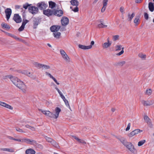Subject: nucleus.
I'll list each match as a JSON object with an SVG mask.
<instances>
[{
    "mask_svg": "<svg viewBox=\"0 0 154 154\" xmlns=\"http://www.w3.org/2000/svg\"><path fill=\"white\" fill-rule=\"evenodd\" d=\"M9 79L13 83L24 93L26 91L27 87L24 83L17 78L11 75L5 76L4 79Z\"/></svg>",
    "mask_w": 154,
    "mask_h": 154,
    "instance_id": "obj_1",
    "label": "nucleus"
},
{
    "mask_svg": "<svg viewBox=\"0 0 154 154\" xmlns=\"http://www.w3.org/2000/svg\"><path fill=\"white\" fill-rule=\"evenodd\" d=\"M39 110L46 116L55 119H57L58 117L59 113L61 111L60 108L58 107H56L55 110V114H54L49 111H46L42 109H39Z\"/></svg>",
    "mask_w": 154,
    "mask_h": 154,
    "instance_id": "obj_2",
    "label": "nucleus"
},
{
    "mask_svg": "<svg viewBox=\"0 0 154 154\" xmlns=\"http://www.w3.org/2000/svg\"><path fill=\"white\" fill-rule=\"evenodd\" d=\"M55 89L57 91V92L59 93L60 97L64 101L66 106H67L71 110V109L70 107V105H69V103L68 100L66 99L65 97L63 95L62 93L60 91L59 89L58 88H57V87H55Z\"/></svg>",
    "mask_w": 154,
    "mask_h": 154,
    "instance_id": "obj_3",
    "label": "nucleus"
},
{
    "mask_svg": "<svg viewBox=\"0 0 154 154\" xmlns=\"http://www.w3.org/2000/svg\"><path fill=\"white\" fill-rule=\"evenodd\" d=\"M124 145L131 152L134 153L136 152V149L131 143L127 142Z\"/></svg>",
    "mask_w": 154,
    "mask_h": 154,
    "instance_id": "obj_4",
    "label": "nucleus"
},
{
    "mask_svg": "<svg viewBox=\"0 0 154 154\" xmlns=\"http://www.w3.org/2000/svg\"><path fill=\"white\" fill-rule=\"evenodd\" d=\"M28 10L29 12L33 14H37L38 11V8L33 6H29L28 8Z\"/></svg>",
    "mask_w": 154,
    "mask_h": 154,
    "instance_id": "obj_5",
    "label": "nucleus"
},
{
    "mask_svg": "<svg viewBox=\"0 0 154 154\" xmlns=\"http://www.w3.org/2000/svg\"><path fill=\"white\" fill-rule=\"evenodd\" d=\"M143 132V130H141L139 129H137L134 130L128 134V136L131 137L133 136L136 135L139 133Z\"/></svg>",
    "mask_w": 154,
    "mask_h": 154,
    "instance_id": "obj_6",
    "label": "nucleus"
},
{
    "mask_svg": "<svg viewBox=\"0 0 154 154\" xmlns=\"http://www.w3.org/2000/svg\"><path fill=\"white\" fill-rule=\"evenodd\" d=\"M22 142H25L26 143L29 144L31 145H34L37 143L36 141L35 140L26 138H23V139Z\"/></svg>",
    "mask_w": 154,
    "mask_h": 154,
    "instance_id": "obj_7",
    "label": "nucleus"
},
{
    "mask_svg": "<svg viewBox=\"0 0 154 154\" xmlns=\"http://www.w3.org/2000/svg\"><path fill=\"white\" fill-rule=\"evenodd\" d=\"M43 14L49 17L54 15V9H48L43 11Z\"/></svg>",
    "mask_w": 154,
    "mask_h": 154,
    "instance_id": "obj_8",
    "label": "nucleus"
},
{
    "mask_svg": "<svg viewBox=\"0 0 154 154\" xmlns=\"http://www.w3.org/2000/svg\"><path fill=\"white\" fill-rule=\"evenodd\" d=\"M37 6L40 10H43L45 9L48 5L44 2H40L37 4Z\"/></svg>",
    "mask_w": 154,
    "mask_h": 154,
    "instance_id": "obj_9",
    "label": "nucleus"
},
{
    "mask_svg": "<svg viewBox=\"0 0 154 154\" xmlns=\"http://www.w3.org/2000/svg\"><path fill=\"white\" fill-rule=\"evenodd\" d=\"M142 104L145 106H150L154 103V100H142L141 101Z\"/></svg>",
    "mask_w": 154,
    "mask_h": 154,
    "instance_id": "obj_10",
    "label": "nucleus"
},
{
    "mask_svg": "<svg viewBox=\"0 0 154 154\" xmlns=\"http://www.w3.org/2000/svg\"><path fill=\"white\" fill-rule=\"evenodd\" d=\"M69 19L66 17H63L61 20V24L63 26L67 25L69 23Z\"/></svg>",
    "mask_w": 154,
    "mask_h": 154,
    "instance_id": "obj_11",
    "label": "nucleus"
},
{
    "mask_svg": "<svg viewBox=\"0 0 154 154\" xmlns=\"http://www.w3.org/2000/svg\"><path fill=\"white\" fill-rule=\"evenodd\" d=\"M5 12L7 21L9 20L12 13V10L11 8H7L5 10Z\"/></svg>",
    "mask_w": 154,
    "mask_h": 154,
    "instance_id": "obj_12",
    "label": "nucleus"
},
{
    "mask_svg": "<svg viewBox=\"0 0 154 154\" xmlns=\"http://www.w3.org/2000/svg\"><path fill=\"white\" fill-rule=\"evenodd\" d=\"M13 19L17 23H20L22 21V19L18 14H15Z\"/></svg>",
    "mask_w": 154,
    "mask_h": 154,
    "instance_id": "obj_13",
    "label": "nucleus"
},
{
    "mask_svg": "<svg viewBox=\"0 0 154 154\" xmlns=\"http://www.w3.org/2000/svg\"><path fill=\"white\" fill-rule=\"evenodd\" d=\"M63 14V12L62 10H56L54 9V15L60 17L62 16Z\"/></svg>",
    "mask_w": 154,
    "mask_h": 154,
    "instance_id": "obj_14",
    "label": "nucleus"
},
{
    "mask_svg": "<svg viewBox=\"0 0 154 154\" xmlns=\"http://www.w3.org/2000/svg\"><path fill=\"white\" fill-rule=\"evenodd\" d=\"M60 28V26H53L50 28L51 30L53 32H56L58 31Z\"/></svg>",
    "mask_w": 154,
    "mask_h": 154,
    "instance_id": "obj_15",
    "label": "nucleus"
},
{
    "mask_svg": "<svg viewBox=\"0 0 154 154\" xmlns=\"http://www.w3.org/2000/svg\"><path fill=\"white\" fill-rule=\"evenodd\" d=\"M0 105L10 109L12 110L13 109V107L10 105L1 101H0Z\"/></svg>",
    "mask_w": 154,
    "mask_h": 154,
    "instance_id": "obj_16",
    "label": "nucleus"
},
{
    "mask_svg": "<svg viewBox=\"0 0 154 154\" xmlns=\"http://www.w3.org/2000/svg\"><path fill=\"white\" fill-rule=\"evenodd\" d=\"M78 46L79 48L83 50L88 49L92 48L91 45L85 46L80 44Z\"/></svg>",
    "mask_w": 154,
    "mask_h": 154,
    "instance_id": "obj_17",
    "label": "nucleus"
},
{
    "mask_svg": "<svg viewBox=\"0 0 154 154\" xmlns=\"http://www.w3.org/2000/svg\"><path fill=\"white\" fill-rule=\"evenodd\" d=\"M111 42H105L102 44V46L103 48L106 49L110 47L111 45Z\"/></svg>",
    "mask_w": 154,
    "mask_h": 154,
    "instance_id": "obj_18",
    "label": "nucleus"
},
{
    "mask_svg": "<svg viewBox=\"0 0 154 154\" xmlns=\"http://www.w3.org/2000/svg\"><path fill=\"white\" fill-rule=\"evenodd\" d=\"M26 154H35V151L32 149H28L26 151Z\"/></svg>",
    "mask_w": 154,
    "mask_h": 154,
    "instance_id": "obj_19",
    "label": "nucleus"
},
{
    "mask_svg": "<svg viewBox=\"0 0 154 154\" xmlns=\"http://www.w3.org/2000/svg\"><path fill=\"white\" fill-rule=\"evenodd\" d=\"M46 74L48 76L51 78L52 79L54 82L57 84V85H59L60 83L59 82H58L54 78L53 76H52L51 74L47 72H46Z\"/></svg>",
    "mask_w": 154,
    "mask_h": 154,
    "instance_id": "obj_20",
    "label": "nucleus"
},
{
    "mask_svg": "<svg viewBox=\"0 0 154 154\" xmlns=\"http://www.w3.org/2000/svg\"><path fill=\"white\" fill-rule=\"evenodd\" d=\"M70 2L72 5V6H78L79 4V2L77 0H71Z\"/></svg>",
    "mask_w": 154,
    "mask_h": 154,
    "instance_id": "obj_21",
    "label": "nucleus"
},
{
    "mask_svg": "<svg viewBox=\"0 0 154 154\" xmlns=\"http://www.w3.org/2000/svg\"><path fill=\"white\" fill-rule=\"evenodd\" d=\"M0 150L1 151H7L11 152H14V149L12 148H1L0 149Z\"/></svg>",
    "mask_w": 154,
    "mask_h": 154,
    "instance_id": "obj_22",
    "label": "nucleus"
},
{
    "mask_svg": "<svg viewBox=\"0 0 154 154\" xmlns=\"http://www.w3.org/2000/svg\"><path fill=\"white\" fill-rule=\"evenodd\" d=\"M72 137L80 143L84 144H85L86 143V142L84 140L79 139L78 137L75 136H72Z\"/></svg>",
    "mask_w": 154,
    "mask_h": 154,
    "instance_id": "obj_23",
    "label": "nucleus"
},
{
    "mask_svg": "<svg viewBox=\"0 0 154 154\" xmlns=\"http://www.w3.org/2000/svg\"><path fill=\"white\" fill-rule=\"evenodd\" d=\"M33 64L35 67L39 69L42 68V64L36 62H34L33 63Z\"/></svg>",
    "mask_w": 154,
    "mask_h": 154,
    "instance_id": "obj_24",
    "label": "nucleus"
},
{
    "mask_svg": "<svg viewBox=\"0 0 154 154\" xmlns=\"http://www.w3.org/2000/svg\"><path fill=\"white\" fill-rule=\"evenodd\" d=\"M116 138L119 140L124 145L127 142L125 141V139L122 137H116Z\"/></svg>",
    "mask_w": 154,
    "mask_h": 154,
    "instance_id": "obj_25",
    "label": "nucleus"
},
{
    "mask_svg": "<svg viewBox=\"0 0 154 154\" xmlns=\"http://www.w3.org/2000/svg\"><path fill=\"white\" fill-rule=\"evenodd\" d=\"M140 17H137L134 20V23L136 26H137L140 22Z\"/></svg>",
    "mask_w": 154,
    "mask_h": 154,
    "instance_id": "obj_26",
    "label": "nucleus"
},
{
    "mask_svg": "<svg viewBox=\"0 0 154 154\" xmlns=\"http://www.w3.org/2000/svg\"><path fill=\"white\" fill-rule=\"evenodd\" d=\"M39 23V20L38 19H35L33 20V28L36 29Z\"/></svg>",
    "mask_w": 154,
    "mask_h": 154,
    "instance_id": "obj_27",
    "label": "nucleus"
},
{
    "mask_svg": "<svg viewBox=\"0 0 154 154\" xmlns=\"http://www.w3.org/2000/svg\"><path fill=\"white\" fill-rule=\"evenodd\" d=\"M60 53L63 58L68 56L65 51L63 49H60Z\"/></svg>",
    "mask_w": 154,
    "mask_h": 154,
    "instance_id": "obj_28",
    "label": "nucleus"
},
{
    "mask_svg": "<svg viewBox=\"0 0 154 154\" xmlns=\"http://www.w3.org/2000/svg\"><path fill=\"white\" fill-rule=\"evenodd\" d=\"M153 3L152 2H149V10L152 12L154 10V6Z\"/></svg>",
    "mask_w": 154,
    "mask_h": 154,
    "instance_id": "obj_29",
    "label": "nucleus"
},
{
    "mask_svg": "<svg viewBox=\"0 0 154 154\" xmlns=\"http://www.w3.org/2000/svg\"><path fill=\"white\" fill-rule=\"evenodd\" d=\"M135 16V14L134 13H132L131 14H128V16L127 20L128 21H131L133 18Z\"/></svg>",
    "mask_w": 154,
    "mask_h": 154,
    "instance_id": "obj_30",
    "label": "nucleus"
},
{
    "mask_svg": "<svg viewBox=\"0 0 154 154\" xmlns=\"http://www.w3.org/2000/svg\"><path fill=\"white\" fill-rule=\"evenodd\" d=\"M61 33L60 32H54L53 33V35L54 37L57 39L60 38V35Z\"/></svg>",
    "mask_w": 154,
    "mask_h": 154,
    "instance_id": "obj_31",
    "label": "nucleus"
},
{
    "mask_svg": "<svg viewBox=\"0 0 154 154\" xmlns=\"http://www.w3.org/2000/svg\"><path fill=\"white\" fill-rule=\"evenodd\" d=\"M56 3L52 1L49 2V8L53 9L56 6Z\"/></svg>",
    "mask_w": 154,
    "mask_h": 154,
    "instance_id": "obj_32",
    "label": "nucleus"
},
{
    "mask_svg": "<svg viewBox=\"0 0 154 154\" xmlns=\"http://www.w3.org/2000/svg\"><path fill=\"white\" fill-rule=\"evenodd\" d=\"M51 143L52 145L54 147L58 149H60V146L58 145V144L55 141L53 140Z\"/></svg>",
    "mask_w": 154,
    "mask_h": 154,
    "instance_id": "obj_33",
    "label": "nucleus"
},
{
    "mask_svg": "<svg viewBox=\"0 0 154 154\" xmlns=\"http://www.w3.org/2000/svg\"><path fill=\"white\" fill-rule=\"evenodd\" d=\"M1 25L3 28L7 29H10V26L6 23H2L1 24Z\"/></svg>",
    "mask_w": 154,
    "mask_h": 154,
    "instance_id": "obj_34",
    "label": "nucleus"
},
{
    "mask_svg": "<svg viewBox=\"0 0 154 154\" xmlns=\"http://www.w3.org/2000/svg\"><path fill=\"white\" fill-rule=\"evenodd\" d=\"M25 126L26 128L30 129L32 131H34L36 130L35 128V127L31 126L28 124L26 125Z\"/></svg>",
    "mask_w": 154,
    "mask_h": 154,
    "instance_id": "obj_35",
    "label": "nucleus"
},
{
    "mask_svg": "<svg viewBox=\"0 0 154 154\" xmlns=\"http://www.w3.org/2000/svg\"><path fill=\"white\" fill-rule=\"evenodd\" d=\"M70 8L75 12L79 11V8L78 6H71Z\"/></svg>",
    "mask_w": 154,
    "mask_h": 154,
    "instance_id": "obj_36",
    "label": "nucleus"
},
{
    "mask_svg": "<svg viewBox=\"0 0 154 154\" xmlns=\"http://www.w3.org/2000/svg\"><path fill=\"white\" fill-rule=\"evenodd\" d=\"M63 59L66 63H68L70 62L71 59L68 55L66 57H65Z\"/></svg>",
    "mask_w": 154,
    "mask_h": 154,
    "instance_id": "obj_37",
    "label": "nucleus"
},
{
    "mask_svg": "<svg viewBox=\"0 0 154 154\" xmlns=\"http://www.w3.org/2000/svg\"><path fill=\"white\" fill-rule=\"evenodd\" d=\"M12 38H14L16 40H17L19 41L22 42H25V41L23 40L22 39L18 37H17L15 35L13 36Z\"/></svg>",
    "mask_w": 154,
    "mask_h": 154,
    "instance_id": "obj_38",
    "label": "nucleus"
},
{
    "mask_svg": "<svg viewBox=\"0 0 154 154\" xmlns=\"http://www.w3.org/2000/svg\"><path fill=\"white\" fill-rule=\"evenodd\" d=\"M146 142V140H143L139 141L138 143V146H142Z\"/></svg>",
    "mask_w": 154,
    "mask_h": 154,
    "instance_id": "obj_39",
    "label": "nucleus"
},
{
    "mask_svg": "<svg viewBox=\"0 0 154 154\" xmlns=\"http://www.w3.org/2000/svg\"><path fill=\"white\" fill-rule=\"evenodd\" d=\"M144 119L146 121V122H147L148 124H150V119L148 116H144Z\"/></svg>",
    "mask_w": 154,
    "mask_h": 154,
    "instance_id": "obj_40",
    "label": "nucleus"
},
{
    "mask_svg": "<svg viewBox=\"0 0 154 154\" xmlns=\"http://www.w3.org/2000/svg\"><path fill=\"white\" fill-rule=\"evenodd\" d=\"M152 91L151 89L146 90V94L148 95H150L152 94Z\"/></svg>",
    "mask_w": 154,
    "mask_h": 154,
    "instance_id": "obj_41",
    "label": "nucleus"
},
{
    "mask_svg": "<svg viewBox=\"0 0 154 154\" xmlns=\"http://www.w3.org/2000/svg\"><path fill=\"white\" fill-rule=\"evenodd\" d=\"M107 25H104L102 23H101L98 25V27L99 28H103L104 27H107Z\"/></svg>",
    "mask_w": 154,
    "mask_h": 154,
    "instance_id": "obj_42",
    "label": "nucleus"
},
{
    "mask_svg": "<svg viewBox=\"0 0 154 154\" xmlns=\"http://www.w3.org/2000/svg\"><path fill=\"white\" fill-rule=\"evenodd\" d=\"M45 138L46 139L47 141L48 142L51 143L53 141V140L50 137H48L47 136L45 137Z\"/></svg>",
    "mask_w": 154,
    "mask_h": 154,
    "instance_id": "obj_43",
    "label": "nucleus"
},
{
    "mask_svg": "<svg viewBox=\"0 0 154 154\" xmlns=\"http://www.w3.org/2000/svg\"><path fill=\"white\" fill-rule=\"evenodd\" d=\"M108 0H103V6L106 7Z\"/></svg>",
    "mask_w": 154,
    "mask_h": 154,
    "instance_id": "obj_44",
    "label": "nucleus"
},
{
    "mask_svg": "<svg viewBox=\"0 0 154 154\" xmlns=\"http://www.w3.org/2000/svg\"><path fill=\"white\" fill-rule=\"evenodd\" d=\"M30 5H29L28 3H26L23 5V7L25 9H26L28 7H29V6H30Z\"/></svg>",
    "mask_w": 154,
    "mask_h": 154,
    "instance_id": "obj_45",
    "label": "nucleus"
},
{
    "mask_svg": "<svg viewBox=\"0 0 154 154\" xmlns=\"http://www.w3.org/2000/svg\"><path fill=\"white\" fill-rule=\"evenodd\" d=\"M138 56L142 59H145L146 58V55L143 54L142 53L139 54Z\"/></svg>",
    "mask_w": 154,
    "mask_h": 154,
    "instance_id": "obj_46",
    "label": "nucleus"
},
{
    "mask_svg": "<svg viewBox=\"0 0 154 154\" xmlns=\"http://www.w3.org/2000/svg\"><path fill=\"white\" fill-rule=\"evenodd\" d=\"M42 68H44L45 69H50V67L49 66L42 64Z\"/></svg>",
    "mask_w": 154,
    "mask_h": 154,
    "instance_id": "obj_47",
    "label": "nucleus"
},
{
    "mask_svg": "<svg viewBox=\"0 0 154 154\" xmlns=\"http://www.w3.org/2000/svg\"><path fill=\"white\" fill-rule=\"evenodd\" d=\"M16 130L17 131H18L20 132H21V133L24 132L22 129L19 128L18 127H17L16 128Z\"/></svg>",
    "mask_w": 154,
    "mask_h": 154,
    "instance_id": "obj_48",
    "label": "nucleus"
},
{
    "mask_svg": "<svg viewBox=\"0 0 154 154\" xmlns=\"http://www.w3.org/2000/svg\"><path fill=\"white\" fill-rule=\"evenodd\" d=\"M122 46L121 45H116L115 48H116V50L118 51L120 50L122 48Z\"/></svg>",
    "mask_w": 154,
    "mask_h": 154,
    "instance_id": "obj_49",
    "label": "nucleus"
},
{
    "mask_svg": "<svg viewBox=\"0 0 154 154\" xmlns=\"http://www.w3.org/2000/svg\"><path fill=\"white\" fill-rule=\"evenodd\" d=\"M120 11L121 12L122 14H125L124 8L123 7H121L120 8Z\"/></svg>",
    "mask_w": 154,
    "mask_h": 154,
    "instance_id": "obj_50",
    "label": "nucleus"
},
{
    "mask_svg": "<svg viewBox=\"0 0 154 154\" xmlns=\"http://www.w3.org/2000/svg\"><path fill=\"white\" fill-rule=\"evenodd\" d=\"M29 22V21L26 20H23V22H22V25H23L24 26H25V25H26V24L27 23H28Z\"/></svg>",
    "mask_w": 154,
    "mask_h": 154,
    "instance_id": "obj_51",
    "label": "nucleus"
},
{
    "mask_svg": "<svg viewBox=\"0 0 154 154\" xmlns=\"http://www.w3.org/2000/svg\"><path fill=\"white\" fill-rule=\"evenodd\" d=\"M24 27L25 26L22 25L18 29L19 31L20 32L22 31L24 29Z\"/></svg>",
    "mask_w": 154,
    "mask_h": 154,
    "instance_id": "obj_52",
    "label": "nucleus"
},
{
    "mask_svg": "<svg viewBox=\"0 0 154 154\" xmlns=\"http://www.w3.org/2000/svg\"><path fill=\"white\" fill-rule=\"evenodd\" d=\"M119 37V35H114L113 36V39L114 41L118 39Z\"/></svg>",
    "mask_w": 154,
    "mask_h": 154,
    "instance_id": "obj_53",
    "label": "nucleus"
},
{
    "mask_svg": "<svg viewBox=\"0 0 154 154\" xmlns=\"http://www.w3.org/2000/svg\"><path fill=\"white\" fill-rule=\"evenodd\" d=\"M122 50L121 51H120V52L119 53H118L117 54V55L120 56V55H122V54H123L124 53V51H123L124 48H122Z\"/></svg>",
    "mask_w": 154,
    "mask_h": 154,
    "instance_id": "obj_54",
    "label": "nucleus"
},
{
    "mask_svg": "<svg viewBox=\"0 0 154 154\" xmlns=\"http://www.w3.org/2000/svg\"><path fill=\"white\" fill-rule=\"evenodd\" d=\"M131 127V123H128V125L127 127L126 128L125 130L126 131H128L130 129Z\"/></svg>",
    "mask_w": 154,
    "mask_h": 154,
    "instance_id": "obj_55",
    "label": "nucleus"
},
{
    "mask_svg": "<svg viewBox=\"0 0 154 154\" xmlns=\"http://www.w3.org/2000/svg\"><path fill=\"white\" fill-rule=\"evenodd\" d=\"M144 18H145L147 20L148 19V18H149V16H148V14H147V13H144Z\"/></svg>",
    "mask_w": 154,
    "mask_h": 154,
    "instance_id": "obj_56",
    "label": "nucleus"
},
{
    "mask_svg": "<svg viewBox=\"0 0 154 154\" xmlns=\"http://www.w3.org/2000/svg\"><path fill=\"white\" fill-rule=\"evenodd\" d=\"M125 63V61H123L119 62L118 63V64L122 66L124 65Z\"/></svg>",
    "mask_w": 154,
    "mask_h": 154,
    "instance_id": "obj_57",
    "label": "nucleus"
},
{
    "mask_svg": "<svg viewBox=\"0 0 154 154\" xmlns=\"http://www.w3.org/2000/svg\"><path fill=\"white\" fill-rule=\"evenodd\" d=\"M106 7L103 6L101 10V12L102 13H103L106 10Z\"/></svg>",
    "mask_w": 154,
    "mask_h": 154,
    "instance_id": "obj_58",
    "label": "nucleus"
},
{
    "mask_svg": "<svg viewBox=\"0 0 154 154\" xmlns=\"http://www.w3.org/2000/svg\"><path fill=\"white\" fill-rule=\"evenodd\" d=\"M14 140L17 141L22 142V139H16L14 138Z\"/></svg>",
    "mask_w": 154,
    "mask_h": 154,
    "instance_id": "obj_59",
    "label": "nucleus"
},
{
    "mask_svg": "<svg viewBox=\"0 0 154 154\" xmlns=\"http://www.w3.org/2000/svg\"><path fill=\"white\" fill-rule=\"evenodd\" d=\"M142 0H135V2L136 3H140L141 2Z\"/></svg>",
    "mask_w": 154,
    "mask_h": 154,
    "instance_id": "obj_60",
    "label": "nucleus"
},
{
    "mask_svg": "<svg viewBox=\"0 0 154 154\" xmlns=\"http://www.w3.org/2000/svg\"><path fill=\"white\" fill-rule=\"evenodd\" d=\"M20 6L19 5H16L15 6V9H18L20 8Z\"/></svg>",
    "mask_w": 154,
    "mask_h": 154,
    "instance_id": "obj_61",
    "label": "nucleus"
},
{
    "mask_svg": "<svg viewBox=\"0 0 154 154\" xmlns=\"http://www.w3.org/2000/svg\"><path fill=\"white\" fill-rule=\"evenodd\" d=\"M7 137L8 139H10V140H14V138L10 136H8Z\"/></svg>",
    "mask_w": 154,
    "mask_h": 154,
    "instance_id": "obj_62",
    "label": "nucleus"
},
{
    "mask_svg": "<svg viewBox=\"0 0 154 154\" xmlns=\"http://www.w3.org/2000/svg\"><path fill=\"white\" fill-rule=\"evenodd\" d=\"M94 41H92L91 42V45H91L92 46V45H94Z\"/></svg>",
    "mask_w": 154,
    "mask_h": 154,
    "instance_id": "obj_63",
    "label": "nucleus"
},
{
    "mask_svg": "<svg viewBox=\"0 0 154 154\" xmlns=\"http://www.w3.org/2000/svg\"><path fill=\"white\" fill-rule=\"evenodd\" d=\"M111 111L112 112H114L115 111V108H112L111 109Z\"/></svg>",
    "mask_w": 154,
    "mask_h": 154,
    "instance_id": "obj_64",
    "label": "nucleus"
}]
</instances>
